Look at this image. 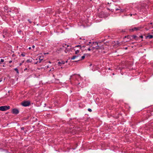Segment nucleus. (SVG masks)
Wrapping results in <instances>:
<instances>
[{"label":"nucleus","instance_id":"f257e3e1","mask_svg":"<svg viewBox=\"0 0 153 153\" xmlns=\"http://www.w3.org/2000/svg\"><path fill=\"white\" fill-rule=\"evenodd\" d=\"M87 46H90L91 47H98V48L95 49V50H104V47L103 45H101L100 43L97 42H89V43L86 44Z\"/></svg>","mask_w":153,"mask_h":153},{"label":"nucleus","instance_id":"f03ea898","mask_svg":"<svg viewBox=\"0 0 153 153\" xmlns=\"http://www.w3.org/2000/svg\"><path fill=\"white\" fill-rule=\"evenodd\" d=\"M148 5L146 3H142L141 4L140 8V13L142 14H146L147 13V9L148 8Z\"/></svg>","mask_w":153,"mask_h":153},{"label":"nucleus","instance_id":"7ed1b4c3","mask_svg":"<svg viewBox=\"0 0 153 153\" xmlns=\"http://www.w3.org/2000/svg\"><path fill=\"white\" fill-rule=\"evenodd\" d=\"M30 104V101H24L21 102V105L24 107L29 106Z\"/></svg>","mask_w":153,"mask_h":153},{"label":"nucleus","instance_id":"20e7f679","mask_svg":"<svg viewBox=\"0 0 153 153\" xmlns=\"http://www.w3.org/2000/svg\"><path fill=\"white\" fill-rule=\"evenodd\" d=\"M10 107L9 106H0V111H4L10 109Z\"/></svg>","mask_w":153,"mask_h":153},{"label":"nucleus","instance_id":"39448f33","mask_svg":"<svg viewBox=\"0 0 153 153\" xmlns=\"http://www.w3.org/2000/svg\"><path fill=\"white\" fill-rule=\"evenodd\" d=\"M68 131V133H70L73 135L76 134L78 133V131L75 129H69Z\"/></svg>","mask_w":153,"mask_h":153},{"label":"nucleus","instance_id":"423d86ee","mask_svg":"<svg viewBox=\"0 0 153 153\" xmlns=\"http://www.w3.org/2000/svg\"><path fill=\"white\" fill-rule=\"evenodd\" d=\"M2 33L4 35V37H6L7 38V37L10 36V34L8 32V30L7 29H4Z\"/></svg>","mask_w":153,"mask_h":153},{"label":"nucleus","instance_id":"0eeeda50","mask_svg":"<svg viewBox=\"0 0 153 153\" xmlns=\"http://www.w3.org/2000/svg\"><path fill=\"white\" fill-rule=\"evenodd\" d=\"M143 28V27H134L132 29H129V31L130 32H132L134 31H137L140 30V29H142Z\"/></svg>","mask_w":153,"mask_h":153},{"label":"nucleus","instance_id":"6e6552de","mask_svg":"<svg viewBox=\"0 0 153 153\" xmlns=\"http://www.w3.org/2000/svg\"><path fill=\"white\" fill-rule=\"evenodd\" d=\"M79 77V76L78 75L74 74L71 76L70 79H73L74 80H77L78 78Z\"/></svg>","mask_w":153,"mask_h":153},{"label":"nucleus","instance_id":"1a4fd4ad","mask_svg":"<svg viewBox=\"0 0 153 153\" xmlns=\"http://www.w3.org/2000/svg\"><path fill=\"white\" fill-rule=\"evenodd\" d=\"M12 113L14 114H17L19 113V111L18 109L14 108L12 110Z\"/></svg>","mask_w":153,"mask_h":153},{"label":"nucleus","instance_id":"9d476101","mask_svg":"<svg viewBox=\"0 0 153 153\" xmlns=\"http://www.w3.org/2000/svg\"><path fill=\"white\" fill-rule=\"evenodd\" d=\"M65 48V49L64 50L65 52L67 53L71 49V46L67 45V47Z\"/></svg>","mask_w":153,"mask_h":153},{"label":"nucleus","instance_id":"9b49d317","mask_svg":"<svg viewBox=\"0 0 153 153\" xmlns=\"http://www.w3.org/2000/svg\"><path fill=\"white\" fill-rule=\"evenodd\" d=\"M98 47L97 46V47L96 46L95 47H90V46H89V47L88 48L87 50H88L89 51H91V50L92 51H94L95 50V49H97L98 48H97Z\"/></svg>","mask_w":153,"mask_h":153},{"label":"nucleus","instance_id":"f8f14e48","mask_svg":"<svg viewBox=\"0 0 153 153\" xmlns=\"http://www.w3.org/2000/svg\"><path fill=\"white\" fill-rule=\"evenodd\" d=\"M43 59H40V58H39L38 59H36V60H38V61H36V62H34L35 64H37L40 63L41 62L42 60Z\"/></svg>","mask_w":153,"mask_h":153},{"label":"nucleus","instance_id":"ddd939ff","mask_svg":"<svg viewBox=\"0 0 153 153\" xmlns=\"http://www.w3.org/2000/svg\"><path fill=\"white\" fill-rule=\"evenodd\" d=\"M65 62V61L62 60L61 62H59L58 63V65L59 66H61L62 64H64Z\"/></svg>","mask_w":153,"mask_h":153},{"label":"nucleus","instance_id":"4468645a","mask_svg":"<svg viewBox=\"0 0 153 153\" xmlns=\"http://www.w3.org/2000/svg\"><path fill=\"white\" fill-rule=\"evenodd\" d=\"M131 37L135 39L136 40H137L139 39V37L135 35H131Z\"/></svg>","mask_w":153,"mask_h":153},{"label":"nucleus","instance_id":"2eb2a0df","mask_svg":"<svg viewBox=\"0 0 153 153\" xmlns=\"http://www.w3.org/2000/svg\"><path fill=\"white\" fill-rule=\"evenodd\" d=\"M6 37H4V35L2 33L0 34V38L1 39H2L5 38H6Z\"/></svg>","mask_w":153,"mask_h":153},{"label":"nucleus","instance_id":"dca6fc26","mask_svg":"<svg viewBox=\"0 0 153 153\" xmlns=\"http://www.w3.org/2000/svg\"><path fill=\"white\" fill-rule=\"evenodd\" d=\"M147 38H148L149 39H152L153 38V36L151 35H149L146 36V39H147Z\"/></svg>","mask_w":153,"mask_h":153},{"label":"nucleus","instance_id":"f3484780","mask_svg":"<svg viewBox=\"0 0 153 153\" xmlns=\"http://www.w3.org/2000/svg\"><path fill=\"white\" fill-rule=\"evenodd\" d=\"M88 54V53H85V54H84V55L83 56H82L81 57V59H80V60H83V59H84L85 57V56H86V55H87Z\"/></svg>","mask_w":153,"mask_h":153},{"label":"nucleus","instance_id":"a211bd4d","mask_svg":"<svg viewBox=\"0 0 153 153\" xmlns=\"http://www.w3.org/2000/svg\"><path fill=\"white\" fill-rule=\"evenodd\" d=\"M119 9H118V8L116 9V11H117L118 10H119V12H123V11H122V10L121 8L120 7H119Z\"/></svg>","mask_w":153,"mask_h":153},{"label":"nucleus","instance_id":"6ab92c4d","mask_svg":"<svg viewBox=\"0 0 153 153\" xmlns=\"http://www.w3.org/2000/svg\"><path fill=\"white\" fill-rule=\"evenodd\" d=\"M78 55H74L71 58V60L74 59L75 58L78 57Z\"/></svg>","mask_w":153,"mask_h":153},{"label":"nucleus","instance_id":"aec40b11","mask_svg":"<svg viewBox=\"0 0 153 153\" xmlns=\"http://www.w3.org/2000/svg\"><path fill=\"white\" fill-rule=\"evenodd\" d=\"M32 59H28L26 61L27 63H31L32 62Z\"/></svg>","mask_w":153,"mask_h":153},{"label":"nucleus","instance_id":"412c9836","mask_svg":"<svg viewBox=\"0 0 153 153\" xmlns=\"http://www.w3.org/2000/svg\"><path fill=\"white\" fill-rule=\"evenodd\" d=\"M29 116H28L27 117H24L23 119L25 120H26L28 119L29 118Z\"/></svg>","mask_w":153,"mask_h":153},{"label":"nucleus","instance_id":"4be33fe9","mask_svg":"<svg viewBox=\"0 0 153 153\" xmlns=\"http://www.w3.org/2000/svg\"><path fill=\"white\" fill-rule=\"evenodd\" d=\"M4 11H5V10H8V7H7V6H5L4 7Z\"/></svg>","mask_w":153,"mask_h":153},{"label":"nucleus","instance_id":"5701e85b","mask_svg":"<svg viewBox=\"0 0 153 153\" xmlns=\"http://www.w3.org/2000/svg\"><path fill=\"white\" fill-rule=\"evenodd\" d=\"M14 70L16 71L17 74H19V70L17 68H14Z\"/></svg>","mask_w":153,"mask_h":153},{"label":"nucleus","instance_id":"b1692460","mask_svg":"<svg viewBox=\"0 0 153 153\" xmlns=\"http://www.w3.org/2000/svg\"><path fill=\"white\" fill-rule=\"evenodd\" d=\"M131 36L128 35L126 36H125V38H127L128 39H130Z\"/></svg>","mask_w":153,"mask_h":153},{"label":"nucleus","instance_id":"393cba45","mask_svg":"<svg viewBox=\"0 0 153 153\" xmlns=\"http://www.w3.org/2000/svg\"><path fill=\"white\" fill-rule=\"evenodd\" d=\"M75 47H79V49H81L82 48L81 46V45H76L75 46Z\"/></svg>","mask_w":153,"mask_h":153},{"label":"nucleus","instance_id":"a878e982","mask_svg":"<svg viewBox=\"0 0 153 153\" xmlns=\"http://www.w3.org/2000/svg\"><path fill=\"white\" fill-rule=\"evenodd\" d=\"M79 50H77L75 51V53L76 54H77L78 53H79Z\"/></svg>","mask_w":153,"mask_h":153},{"label":"nucleus","instance_id":"bb28decb","mask_svg":"<svg viewBox=\"0 0 153 153\" xmlns=\"http://www.w3.org/2000/svg\"><path fill=\"white\" fill-rule=\"evenodd\" d=\"M25 53H22L21 55V56H23V57H24L25 56Z\"/></svg>","mask_w":153,"mask_h":153},{"label":"nucleus","instance_id":"cd10ccee","mask_svg":"<svg viewBox=\"0 0 153 153\" xmlns=\"http://www.w3.org/2000/svg\"><path fill=\"white\" fill-rule=\"evenodd\" d=\"M4 61V59H1L0 60V64L1 63V62H3Z\"/></svg>","mask_w":153,"mask_h":153},{"label":"nucleus","instance_id":"c85d7f7f","mask_svg":"<svg viewBox=\"0 0 153 153\" xmlns=\"http://www.w3.org/2000/svg\"><path fill=\"white\" fill-rule=\"evenodd\" d=\"M27 21H28L29 22V23L30 24H31V23H32V22L31 21H30V19H28Z\"/></svg>","mask_w":153,"mask_h":153},{"label":"nucleus","instance_id":"c756f323","mask_svg":"<svg viewBox=\"0 0 153 153\" xmlns=\"http://www.w3.org/2000/svg\"><path fill=\"white\" fill-rule=\"evenodd\" d=\"M22 32V31L21 30H18V32L19 34H21V32Z\"/></svg>","mask_w":153,"mask_h":153},{"label":"nucleus","instance_id":"7c9ffc66","mask_svg":"<svg viewBox=\"0 0 153 153\" xmlns=\"http://www.w3.org/2000/svg\"><path fill=\"white\" fill-rule=\"evenodd\" d=\"M88 110L90 112H91L92 111L91 109V108H88Z\"/></svg>","mask_w":153,"mask_h":153},{"label":"nucleus","instance_id":"2f4dec72","mask_svg":"<svg viewBox=\"0 0 153 153\" xmlns=\"http://www.w3.org/2000/svg\"><path fill=\"white\" fill-rule=\"evenodd\" d=\"M107 9L108 10H111L112 12H113V9H111L110 10L109 8H107Z\"/></svg>","mask_w":153,"mask_h":153},{"label":"nucleus","instance_id":"473e14b6","mask_svg":"<svg viewBox=\"0 0 153 153\" xmlns=\"http://www.w3.org/2000/svg\"><path fill=\"white\" fill-rule=\"evenodd\" d=\"M112 1L114 2H116L119 1V0H112Z\"/></svg>","mask_w":153,"mask_h":153},{"label":"nucleus","instance_id":"72a5a7b5","mask_svg":"<svg viewBox=\"0 0 153 153\" xmlns=\"http://www.w3.org/2000/svg\"><path fill=\"white\" fill-rule=\"evenodd\" d=\"M21 130H24L25 129V128L24 127H22L21 128Z\"/></svg>","mask_w":153,"mask_h":153},{"label":"nucleus","instance_id":"f704fd0d","mask_svg":"<svg viewBox=\"0 0 153 153\" xmlns=\"http://www.w3.org/2000/svg\"><path fill=\"white\" fill-rule=\"evenodd\" d=\"M139 37V38H141L142 39L143 38V36L142 35H141V36H139V37Z\"/></svg>","mask_w":153,"mask_h":153},{"label":"nucleus","instance_id":"c9c22d12","mask_svg":"<svg viewBox=\"0 0 153 153\" xmlns=\"http://www.w3.org/2000/svg\"><path fill=\"white\" fill-rule=\"evenodd\" d=\"M12 62V60H10V61L9 62V63H11Z\"/></svg>","mask_w":153,"mask_h":153},{"label":"nucleus","instance_id":"e433bc0d","mask_svg":"<svg viewBox=\"0 0 153 153\" xmlns=\"http://www.w3.org/2000/svg\"><path fill=\"white\" fill-rule=\"evenodd\" d=\"M28 70V71L29 70H28V69H27V68H25V69L24 70V71H26V70Z\"/></svg>","mask_w":153,"mask_h":153},{"label":"nucleus","instance_id":"4c0bfd02","mask_svg":"<svg viewBox=\"0 0 153 153\" xmlns=\"http://www.w3.org/2000/svg\"><path fill=\"white\" fill-rule=\"evenodd\" d=\"M36 32L37 33H39V31H36Z\"/></svg>","mask_w":153,"mask_h":153},{"label":"nucleus","instance_id":"58836bf2","mask_svg":"<svg viewBox=\"0 0 153 153\" xmlns=\"http://www.w3.org/2000/svg\"><path fill=\"white\" fill-rule=\"evenodd\" d=\"M80 60H77V61H74V62H78Z\"/></svg>","mask_w":153,"mask_h":153},{"label":"nucleus","instance_id":"ea45409f","mask_svg":"<svg viewBox=\"0 0 153 153\" xmlns=\"http://www.w3.org/2000/svg\"><path fill=\"white\" fill-rule=\"evenodd\" d=\"M22 64V62L21 63H20L19 64V66H21Z\"/></svg>","mask_w":153,"mask_h":153},{"label":"nucleus","instance_id":"a19ab883","mask_svg":"<svg viewBox=\"0 0 153 153\" xmlns=\"http://www.w3.org/2000/svg\"><path fill=\"white\" fill-rule=\"evenodd\" d=\"M32 48H35V46L33 45L32 46Z\"/></svg>","mask_w":153,"mask_h":153},{"label":"nucleus","instance_id":"79ce46f5","mask_svg":"<svg viewBox=\"0 0 153 153\" xmlns=\"http://www.w3.org/2000/svg\"><path fill=\"white\" fill-rule=\"evenodd\" d=\"M28 49H29V50H30L31 49V47H29L28 48Z\"/></svg>","mask_w":153,"mask_h":153},{"label":"nucleus","instance_id":"37998d69","mask_svg":"<svg viewBox=\"0 0 153 153\" xmlns=\"http://www.w3.org/2000/svg\"><path fill=\"white\" fill-rule=\"evenodd\" d=\"M85 46H84V45H83L82 46V47H83V48H85Z\"/></svg>","mask_w":153,"mask_h":153},{"label":"nucleus","instance_id":"c03bdc74","mask_svg":"<svg viewBox=\"0 0 153 153\" xmlns=\"http://www.w3.org/2000/svg\"><path fill=\"white\" fill-rule=\"evenodd\" d=\"M68 62V60H67L66 61H65V62L66 63H67Z\"/></svg>","mask_w":153,"mask_h":153},{"label":"nucleus","instance_id":"a18cd8bd","mask_svg":"<svg viewBox=\"0 0 153 153\" xmlns=\"http://www.w3.org/2000/svg\"><path fill=\"white\" fill-rule=\"evenodd\" d=\"M127 48H127V47H126V48H125V49H127Z\"/></svg>","mask_w":153,"mask_h":153},{"label":"nucleus","instance_id":"49530a36","mask_svg":"<svg viewBox=\"0 0 153 153\" xmlns=\"http://www.w3.org/2000/svg\"><path fill=\"white\" fill-rule=\"evenodd\" d=\"M88 54L86 55V56H88V55L90 56V55H89V54Z\"/></svg>","mask_w":153,"mask_h":153},{"label":"nucleus","instance_id":"de8ad7c7","mask_svg":"<svg viewBox=\"0 0 153 153\" xmlns=\"http://www.w3.org/2000/svg\"><path fill=\"white\" fill-rule=\"evenodd\" d=\"M150 25L152 24V23H150Z\"/></svg>","mask_w":153,"mask_h":153},{"label":"nucleus","instance_id":"09e8293b","mask_svg":"<svg viewBox=\"0 0 153 153\" xmlns=\"http://www.w3.org/2000/svg\"><path fill=\"white\" fill-rule=\"evenodd\" d=\"M24 62V61H22V63H23Z\"/></svg>","mask_w":153,"mask_h":153},{"label":"nucleus","instance_id":"8fccbe9b","mask_svg":"<svg viewBox=\"0 0 153 153\" xmlns=\"http://www.w3.org/2000/svg\"><path fill=\"white\" fill-rule=\"evenodd\" d=\"M132 14H130V16H132Z\"/></svg>","mask_w":153,"mask_h":153},{"label":"nucleus","instance_id":"3c124183","mask_svg":"<svg viewBox=\"0 0 153 153\" xmlns=\"http://www.w3.org/2000/svg\"><path fill=\"white\" fill-rule=\"evenodd\" d=\"M6 152H8L7 151H6Z\"/></svg>","mask_w":153,"mask_h":153},{"label":"nucleus","instance_id":"603ef678","mask_svg":"<svg viewBox=\"0 0 153 153\" xmlns=\"http://www.w3.org/2000/svg\"><path fill=\"white\" fill-rule=\"evenodd\" d=\"M107 4H109V3L108 2V3H107Z\"/></svg>","mask_w":153,"mask_h":153},{"label":"nucleus","instance_id":"864d4df0","mask_svg":"<svg viewBox=\"0 0 153 153\" xmlns=\"http://www.w3.org/2000/svg\"><path fill=\"white\" fill-rule=\"evenodd\" d=\"M65 45H67V44H65Z\"/></svg>","mask_w":153,"mask_h":153},{"label":"nucleus","instance_id":"5fc2aeb1","mask_svg":"<svg viewBox=\"0 0 153 153\" xmlns=\"http://www.w3.org/2000/svg\"><path fill=\"white\" fill-rule=\"evenodd\" d=\"M62 47H64V45H62Z\"/></svg>","mask_w":153,"mask_h":153},{"label":"nucleus","instance_id":"6e6d98bb","mask_svg":"<svg viewBox=\"0 0 153 153\" xmlns=\"http://www.w3.org/2000/svg\"><path fill=\"white\" fill-rule=\"evenodd\" d=\"M56 80H59V79H56Z\"/></svg>","mask_w":153,"mask_h":153}]
</instances>
